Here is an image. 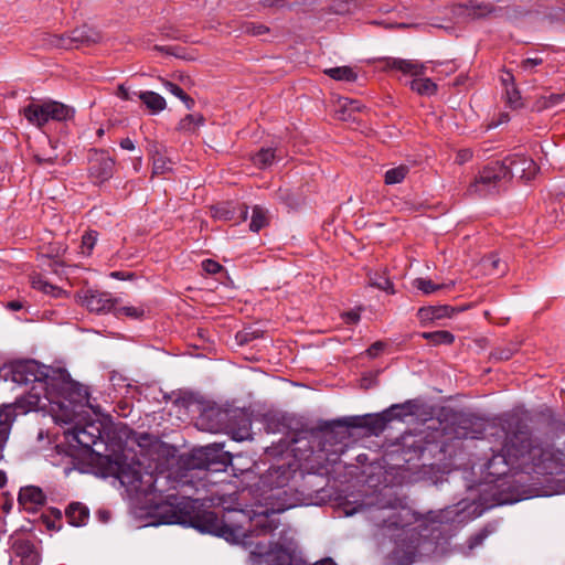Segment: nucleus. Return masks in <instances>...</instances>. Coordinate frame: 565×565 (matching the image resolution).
<instances>
[{"mask_svg":"<svg viewBox=\"0 0 565 565\" xmlns=\"http://www.w3.org/2000/svg\"><path fill=\"white\" fill-rule=\"evenodd\" d=\"M120 483L130 492L145 495L159 492L153 514L162 524H185L202 533H210L225 539L227 542L247 544L249 536L266 535L278 527V522L268 514L258 515L250 521L252 530L235 523L231 518L220 519L213 511L196 510V501L189 497L179 498L175 493L162 494L159 486L167 477L142 475L140 465L120 463L116 475Z\"/></svg>","mask_w":565,"mask_h":565,"instance_id":"nucleus-1","label":"nucleus"},{"mask_svg":"<svg viewBox=\"0 0 565 565\" xmlns=\"http://www.w3.org/2000/svg\"><path fill=\"white\" fill-rule=\"evenodd\" d=\"M488 473L505 476L509 471L537 475L565 473V452L554 445L533 436L526 425L515 423L507 431L502 447L487 462Z\"/></svg>","mask_w":565,"mask_h":565,"instance_id":"nucleus-2","label":"nucleus"},{"mask_svg":"<svg viewBox=\"0 0 565 565\" xmlns=\"http://www.w3.org/2000/svg\"><path fill=\"white\" fill-rule=\"evenodd\" d=\"M47 374L35 361L18 362L11 366L10 379L18 385H32L29 395L30 407L23 406V401L18 399L14 404H4L0 406V459L3 458V449L9 439L12 423L19 414L28 413L32 407L38 406L40 393L34 392L38 387L44 390V380Z\"/></svg>","mask_w":565,"mask_h":565,"instance_id":"nucleus-3","label":"nucleus"},{"mask_svg":"<svg viewBox=\"0 0 565 565\" xmlns=\"http://www.w3.org/2000/svg\"><path fill=\"white\" fill-rule=\"evenodd\" d=\"M380 526L392 530L401 529L402 534L396 541V546L388 556L390 565H412L418 555V548L423 541L416 529H405L399 511L391 510L383 519Z\"/></svg>","mask_w":565,"mask_h":565,"instance_id":"nucleus-4","label":"nucleus"},{"mask_svg":"<svg viewBox=\"0 0 565 565\" xmlns=\"http://www.w3.org/2000/svg\"><path fill=\"white\" fill-rule=\"evenodd\" d=\"M74 113L72 107L55 100L32 102L22 109L25 119L39 128L50 120L66 121L74 117Z\"/></svg>","mask_w":565,"mask_h":565,"instance_id":"nucleus-5","label":"nucleus"},{"mask_svg":"<svg viewBox=\"0 0 565 565\" xmlns=\"http://www.w3.org/2000/svg\"><path fill=\"white\" fill-rule=\"evenodd\" d=\"M249 557L254 563H257L259 558H265V562L268 565H309L290 548L284 547L279 544H270L269 547H267L265 544L257 543L255 548L250 552ZM313 565L337 564L332 558H324Z\"/></svg>","mask_w":565,"mask_h":565,"instance_id":"nucleus-6","label":"nucleus"},{"mask_svg":"<svg viewBox=\"0 0 565 565\" xmlns=\"http://www.w3.org/2000/svg\"><path fill=\"white\" fill-rule=\"evenodd\" d=\"M507 168L501 162H492L484 167L468 188L469 194L486 196L495 191L507 180Z\"/></svg>","mask_w":565,"mask_h":565,"instance_id":"nucleus-7","label":"nucleus"},{"mask_svg":"<svg viewBox=\"0 0 565 565\" xmlns=\"http://www.w3.org/2000/svg\"><path fill=\"white\" fill-rule=\"evenodd\" d=\"M413 414L414 411L411 401L404 404H395L381 414H366L367 420L365 422L364 428H366L371 435L377 436L384 431L390 422L394 419H403L404 417Z\"/></svg>","mask_w":565,"mask_h":565,"instance_id":"nucleus-8","label":"nucleus"},{"mask_svg":"<svg viewBox=\"0 0 565 565\" xmlns=\"http://www.w3.org/2000/svg\"><path fill=\"white\" fill-rule=\"evenodd\" d=\"M115 171V160L105 150L93 149L88 157V177L95 185L108 181Z\"/></svg>","mask_w":565,"mask_h":565,"instance_id":"nucleus-9","label":"nucleus"},{"mask_svg":"<svg viewBox=\"0 0 565 565\" xmlns=\"http://www.w3.org/2000/svg\"><path fill=\"white\" fill-rule=\"evenodd\" d=\"M501 164H504L508 170L507 179L519 178L521 180L530 181L535 177L539 170L534 160L524 154L508 156L503 161H501Z\"/></svg>","mask_w":565,"mask_h":565,"instance_id":"nucleus-10","label":"nucleus"},{"mask_svg":"<svg viewBox=\"0 0 565 565\" xmlns=\"http://www.w3.org/2000/svg\"><path fill=\"white\" fill-rule=\"evenodd\" d=\"M100 39L97 31L88 25H82L72 30L68 34L62 35L58 39V45L66 50L77 49L83 45L96 43Z\"/></svg>","mask_w":565,"mask_h":565,"instance_id":"nucleus-11","label":"nucleus"},{"mask_svg":"<svg viewBox=\"0 0 565 565\" xmlns=\"http://www.w3.org/2000/svg\"><path fill=\"white\" fill-rule=\"evenodd\" d=\"M119 300L114 298L109 292L98 290H87L83 298V305L90 311L96 313L115 312Z\"/></svg>","mask_w":565,"mask_h":565,"instance_id":"nucleus-12","label":"nucleus"},{"mask_svg":"<svg viewBox=\"0 0 565 565\" xmlns=\"http://www.w3.org/2000/svg\"><path fill=\"white\" fill-rule=\"evenodd\" d=\"M11 548V565H39L40 554L31 542L17 540Z\"/></svg>","mask_w":565,"mask_h":565,"instance_id":"nucleus-13","label":"nucleus"},{"mask_svg":"<svg viewBox=\"0 0 565 565\" xmlns=\"http://www.w3.org/2000/svg\"><path fill=\"white\" fill-rule=\"evenodd\" d=\"M426 449L422 436L414 434L403 435L398 448L395 450L399 452L404 462H411L414 459H419Z\"/></svg>","mask_w":565,"mask_h":565,"instance_id":"nucleus-14","label":"nucleus"},{"mask_svg":"<svg viewBox=\"0 0 565 565\" xmlns=\"http://www.w3.org/2000/svg\"><path fill=\"white\" fill-rule=\"evenodd\" d=\"M221 456V450L217 447L206 446L192 452L189 466L193 469L211 470L217 463L224 465V461H218Z\"/></svg>","mask_w":565,"mask_h":565,"instance_id":"nucleus-15","label":"nucleus"},{"mask_svg":"<svg viewBox=\"0 0 565 565\" xmlns=\"http://www.w3.org/2000/svg\"><path fill=\"white\" fill-rule=\"evenodd\" d=\"M382 68L385 71H397L413 77L424 75L426 66L423 63L413 60L398 57H384L381 60Z\"/></svg>","mask_w":565,"mask_h":565,"instance_id":"nucleus-16","label":"nucleus"},{"mask_svg":"<svg viewBox=\"0 0 565 565\" xmlns=\"http://www.w3.org/2000/svg\"><path fill=\"white\" fill-rule=\"evenodd\" d=\"M74 439L84 448H93L102 439L100 424L87 423L76 425L73 429Z\"/></svg>","mask_w":565,"mask_h":565,"instance_id":"nucleus-17","label":"nucleus"},{"mask_svg":"<svg viewBox=\"0 0 565 565\" xmlns=\"http://www.w3.org/2000/svg\"><path fill=\"white\" fill-rule=\"evenodd\" d=\"M46 497L43 491L34 486L21 488L19 492V502L25 509L32 510L45 503Z\"/></svg>","mask_w":565,"mask_h":565,"instance_id":"nucleus-18","label":"nucleus"},{"mask_svg":"<svg viewBox=\"0 0 565 565\" xmlns=\"http://www.w3.org/2000/svg\"><path fill=\"white\" fill-rule=\"evenodd\" d=\"M510 488L511 486L507 484L505 482H502L498 486H491L490 491L494 501L491 505H502L518 502L520 500L519 495L510 492Z\"/></svg>","mask_w":565,"mask_h":565,"instance_id":"nucleus-19","label":"nucleus"},{"mask_svg":"<svg viewBox=\"0 0 565 565\" xmlns=\"http://www.w3.org/2000/svg\"><path fill=\"white\" fill-rule=\"evenodd\" d=\"M65 514L70 524L74 526L84 525L89 518L88 509L79 502L71 503L66 509Z\"/></svg>","mask_w":565,"mask_h":565,"instance_id":"nucleus-20","label":"nucleus"},{"mask_svg":"<svg viewBox=\"0 0 565 565\" xmlns=\"http://www.w3.org/2000/svg\"><path fill=\"white\" fill-rule=\"evenodd\" d=\"M138 98L147 106L152 114H158L166 109V99L152 90L140 92Z\"/></svg>","mask_w":565,"mask_h":565,"instance_id":"nucleus-21","label":"nucleus"},{"mask_svg":"<svg viewBox=\"0 0 565 565\" xmlns=\"http://www.w3.org/2000/svg\"><path fill=\"white\" fill-rule=\"evenodd\" d=\"M367 420L366 415L363 416H350L332 422H324L319 426V430H330L334 426L350 427V428H364L365 422Z\"/></svg>","mask_w":565,"mask_h":565,"instance_id":"nucleus-22","label":"nucleus"},{"mask_svg":"<svg viewBox=\"0 0 565 565\" xmlns=\"http://www.w3.org/2000/svg\"><path fill=\"white\" fill-rule=\"evenodd\" d=\"M369 285L388 294H395L394 285L387 276L386 269L381 271H371L369 275Z\"/></svg>","mask_w":565,"mask_h":565,"instance_id":"nucleus-23","label":"nucleus"},{"mask_svg":"<svg viewBox=\"0 0 565 565\" xmlns=\"http://www.w3.org/2000/svg\"><path fill=\"white\" fill-rule=\"evenodd\" d=\"M411 89L422 96H433L437 92V84L428 77L415 76L411 83Z\"/></svg>","mask_w":565,"mask_h":565,"instance_id":"nucleus-24","label":"nucleus"},{"mask_svg":"<svg viewBox=\"0 0 565 565\" xmlns=\"http://www.w3.org/2000/svg\"><path fill=\"white\" fill-rule=\"evenodd\" d=\"M459 9L465 10L466 15L471 19L487 17L493 11V7L491 4L478 0L470 2V4L459 6Z\"/></svg>","mask_w":565,"mask_h":565,"instance_id":"nucleus-25","label":"nucleus"},{"mask_svg":"<svg viewBox=\"0 0 565 565\" xmlns=\"http://www.w3.org/2000/svg\"><path fill=\"white\" fill-rule=\"evenodd\" d=\"M324 74L334 81L353 83L358 78V74L350 66H338L324 70Z\"/></svg>","mask_w":565,"mask_h":565,"instance_id":"nucleus-26","label":"nucleus"},{"mask_svg":"<svg viewBox=\"0 0 565 565\" xmlns=\"http://www.w3.org/2000/svg\"><path fill=\"white\" fill-rule=\"evenodd\" d=\"M433 345L451 344L455 341V335L446 330H438L433 332H423L420 334Z\"/></svg>","mask_w":565,"mask_h":565,"instance_id":"nucleus-27","label":"nucleus"},{"mask_svg":"<svg viewBox=\"0 0 565 565\" xmlns=\"http://www.w3.org/2000/svg\"><path fill=\"white\" fill-rule=\"evenodd\" d=\"M276 159V151L271 148H262L253 156L254 164L259 169H266L273 164Z\"/></svg>","mask_w":565,"mask_h":565,"instance_id":"nucleus-28","label":"nucleus"},{"mask_svg":"<svg viewBox=\"0 0 565 565\" xmlns=\"http://www.w3.org/2000/svg\"><path fill=\"white\" fill-rule=\"evenodd\" d=\"M409 172V168L405 164L392 168L385 172L384 182L385 184L393 185L404 181Z\"/></svg>","mask_w":565,"mask_h":565,"instance_id":"nucleus-29","label":"nucleus"},{"mask_svg":"<svg viewBox=\"0 0 565 565\" xmlns=\"http://www.w3.org/2000/svg\"><path fill=\"white\" fill-rule=\"evenodd\" d=\"M267 225H268L267 212L262 206L255 205L253 207L249 230L257 233Z\"/></svg>","mask_w":565,"mask_h":565,"instance_id":"nucleus-30","label":"nucleus"},{"mask_svg":"<svg viewBox=\"0 0 565 565\" xmlns=\"http://www.w3.org/2000/svg\"><path fill=\"white\" fill-rule=\"evenodd\" d=\"M204 117L200 114H190L182 118L178 125V129L184 132H193L196 127L203 125Z\"/></svg>","mask_w":565,"mask_h":565,"instance_id":"nucleus-31","label":"nucleus"},{"mask_svg":"<svg viewBox=\"0 0 565 565\" xmlns=\"http://www.w3.org/2000/svg\"><path fill=\"white\" fill-rule=\"evenodd\" d=\"M72 394L74 395L73 399L75 403L86 405L89 408L94 409V412H97V409H95V406L90 403L89 392L86 386L81 385L78 383L73 384Z\"/></svg>","mask_w":565,"mask_h":565,"instance_id":"nucleus-32","label":"nucleus"},{"mask_svg":"<svg viewBox=\"0 0 565 565\" xmlns=\"http://www.w3.org/2000/svg\"><path fill=\"white\" fill-rule=\"evenodd\" d=\"M413 285L418 290L423 291L425 295H429L445 287H449V285L445 284H434L430 279L426 278H416ZM450 286H452V282L450 284Z\"/></svg>","mask_w":565,"mask_h":565,"instance_id":"nucleus-33","label":"nucleus"},{"mask_svg":"<svg viewBox=\"0 0 565 565\" xmlns=\"http://www.w3.org/2000/svg\"><path fill=\"white\" fill-rule=\"evenodd\" d=\"M97 235L96 231H89L82 236L81 253L83 255H90L97 242Z\"/></svg>","mask_w":565,"mask_h":565,"instance_id":"nucleus-34","label":"nucleus"},{"mask_svg":"<svg viewBox=\"0 0 565 565\" xmlns=\"http://www.w3.org/2000/svg\"><path fill=\"white\" fill-rule=\"evenodd\" d=\"M116 316H127L134 319H140L145 315V310L142 307H134V306H124V307H117L115 308Z\"/></svg>","mask_w":565,"mask_h":565,"instance_id":"nucleus-35","label":"nucleus"},{"mask_svg":"<svg viewBox=\"0 0 565 565\" xmlns=\"http://www.w3.org/2000/svg\"><path fill=\"white\" fill-rule=\"evenodd\" d=\"M505 94L507 102L510 105V107L516 109L522 106L521 94L513 85L511 87H507Z\"/></svg>","mask_w":565,"mask_h":565,"instance_id":"nucleus-36","label":"nucleus"},{"mask_svg":"<svg viewBox=\"0 0 565 565\" xmlns=\"http://www.w3.org/2000/svg\"><path fill=\"white\" fill-rule=\"evenodd\" d=\"M213 216L218 220L233 221L235 220L234 211L228 205H218L213 209Z\"/></svg>","mask_w":565,"mask_h":565,"instance_id":"nucleus-37","label":"nucleus"},{"mask_svg":"<svg viewBox=\"0 0 565 565\" xmlns=\"http://www.w3.org/2000/svg\"><path fill=\"white\" fill-rule=\"evenodd\" d=\"M483 266L493 271H504V269L501 268V259L495 254H491L490 256L486 257L483 259Z\"/></svg>","mask_w":565,"mask_h":565,"instance_id":"nucleus-38","label":"nucleus"},{"mask_svg":"<svg viewBox=\"0 0 565 565\" xmlns=\"http://www.w3.org/2000/svg\"><path fill=\"white\" fill-rule=\"evenodd\" d=\"M244 30L246 33L258 36L267 33L269 29L264 24H256L253 22H248L245 24Z\"/></svg>","mask_w":565,"mask_h":565,"instance_id":"nucleus-39","label":"nucleus"},{"mask_svg":"<svg viewBox=\"0 0 565 565\" xmlns=\"http://www.w3.org/2000/svg\"><path fill=\"white\" fill-rule=\"evenodd\" d=\"M169 163L164 158L158 157L153 160L152 172L153 174H163L170 170Z\"/></svg>","mask_w":565,"mask_h":565,"instance_id":"nucleus-40","label":"nucleus"},{"mask_svg":"<svg viewBox=\"0 0 565 565\" xmlns=\"http://www.w3.org/2000/svg\"><path fill=\"white\" fill-rule=\"evenodd\" d=\"M41 291L45 295L52 296L53 298H61L62 296L66 295V292L63 289H61L57 286L52 285L49 281L46 285H44V287Z\"/></svg>","mask_w":565,"mask_h":565,"instance_id":"nucleus-41","label":"nucleus"},{"mask_svg":"<svg viewBox=\"0 0 565 565\" xmlns=\"http://www.w3.org/2000/svg\"><path fill=\"white\" fill-rule=\"evenodd\" d=\"M543 60L541 57H530L521 62L520 67L523 71L532 72L536 66L541 65Z\"/></svg>","mask_w":565,"mask_h":565,"instance_id":"nucleus-42","label":"nucleus"},{"mask_svg":"<svg viewBox=\"0 0 565 565\" xmlns=\"http://www.w3.org/2000/svg\"><path fill=\"white\" fill-rule=\"evenodd\" d=\"M489 531L487 529L481 530L479 533L472 535L469 540V547L475 548L482 544V542L488 537Z\"/></svg>","mask_w":565,"mask_h":565,"instance_id":"nucleus-43","label":"nucleus"},{"mask_svg":"<svg viewBox=\"0 0 565 565\" xmlns=\"http://www.w3.org/2000/svg\"><path fill=\"white\" fill-rule=\"evenodd\" d=\"M202 267L207 274H212V275L220 273L223 268L222 265H220L217 262H215L213 259H205L202 263Z\"/></svg>","mask_w":565,"mask_h":565,"instance_id":"nucleus-44","label":"nucleus"},{"mask_svg":"<svg viewBox=\"0 0 565 565\" xmlns=\"http://www.w3.org/2000/svg\"><path fill=\"white\" fill-rule=\"evenodd\" d=\"M163 87L166 88V90H168L169 93H171L172 95H174L178 98L183 97V95L185 94V92L179 85H177L170 81H164Z\"/></svg>","mask_w":565,"mask_h":565,"instance_id":"nucleus-45","label":"nucleus"},{"mask_svg":"<svg viewBox=\"0 0 565 565\" xmlns=\"http://www.w3.org/2000/svg\"><path fill=\"white\" fill-rule=\"evenodd\" d=\"M417 316L422 322L435 320L434 307L420 308L417 312Z\"/></svg>","mask_w":565,"mask_h":565,"instance_id":"nucleus-46","label":"nucleus"},{"mask_svg":"<svg viewBox=\"0 0 565 565\" xmlns=\"http://www.w3.org/2000/svg\"><path fill=\"white\" fill-rule=\"evenodd\" d=\"M258 3L264 8L275 9H281L289 4L287 0H259Z\"/></svg>","mask_w":565,"mask_h":565,"instance_id":"nucleus-47","label":"nucleus"},{"mask_svg":"<svg viewBox=\"0 0 565 565\" xmlns=\"http://www.w3.org/2000/svg\"><path fill=\"white\" fill-rule=\"evenodd\" d=\"M139 93H131L128 87L124 84L119 85L116 95L124 100H131L134 96H138Z\"/></svg>","mask_w":565,"mask_h":565,"instance_id":"nucleus-48","label":"nucleus"},{"mask_svg":"<svg viewBox=\"0 0 565 565\" xmlns=\"http://www.w3.org/2000/svg\"><path fill=\"white\" fill-rule=\"evenodd\" d=\"M471 158H472V151L470 149H460L457 152L456 162L458 164H463V163L470 161Z\"/></svg>","mask_w":565,"mask_h":565,"instance_id":"nucleus-49","label":"nucleus"},{"mask_svg":"<svg viewBox=\"0 0 565 565\" xmlns=\"http://www.w3.org/2000/svg\"><path fill=\"white\" fill-rule=\"evenodd\" d=\"M385 348V343L382 341L374 342L367 350L366 354L370 358H376L381 351H383Z\"/></svg>","mask_w":565,"mask_h":565,"instance_id":"nucleus-50","label":"nucleus"},{"mask_svg":"<svg viewBox=\"0 0 565 565\" xmlns=\"http://www.w3.org/2000/svg\"><path fill=\"white\" fill-rule=\"evenodd\" d=\"M452 311H454V309L448 307V306L434 307L435 320L436 319H441V318H445V317H449L450 312H452Z\"/></svg>","mask_w":565,"mask_h":565,"instance_id":"nucleus-51","label":"nucleus"},{"mask_svg":"<svg viewBox=\"0 0 565 565\" xmlns=\"http://www.w3.org/2000/svg\"><path fill=\"white\" fill-rule=\"evenodd\" d=\"M46 284H47V280L43 276H41L39 274L31 276L32 288L41 291L43 289L44 285H46Z\"/></svg>","mask_w":565,"mask_h":565,"instance_id":"nucleus-52","label":"nucleus"},{"mask_svg":"<svg viewBox=\"0 0 565 565\" xmlns=\"http://www.w3.org/2000/svg\"><path fill=\"white\" fill-rule=\"evenodd\" d=\"M249 435L250 434H249V425H248V426H244V427L239 428L236 431H233V439L237 440V441H242V440L248 439Z\"/></svg>","mask_w":565,"mask_h":565,"instance_id":"nucleus-53","label":"nucleus"},{"mask_svg":"<svg viewBox=\"0 0 565 565\" xmlns=\"http://www.w3.org/2000/svg\"><path fill=\"white\" fill-rule=\"evenodd\" d=\"M564 95L561 94H551L548 97H544V107H552L557 105L562 99Z\"/></svg>","mask_w":565,"mask_h":565,"instance_id":"nucleus-54","label":"nucleus"},{"mask_svg":"<svg viewBox=\"0 0 565 565\" xmlns=\"http://www.w3.org/2000/svg\"><path fill=\"white\" fill-rule=\"evenodd\" d=\"M33 158H34V161L39 166H45V164H53L56 161L57 156L44 157V156H41V154H34Z\"/></svg>","mask_w":565,"mask_h":565,"instance_id":"nucleus-55","label":"nucleus"},{"mask_svg":"<svg viewBox=\"0 0 565 565\" xmlns=\"http://www.w3.org/2000/svg\"><path fill=\"white\" fill-rule=\"evenodd\" d=\"M345 323L353 324L356 323L360 320V313L358 311L351 310L348 312H344L342 315Z\"/></svg>","mask_w":565,"mask_h":565,"instance_id":"nucleus-56","label":"nucleus"},{"mask_svg":"<svg viewBox=\"0 0 565 565\" xmlns=\"http://www.w3.org/2000/svg\"><path fill=\"white\" fill-rule=\"evenodd\" d=\"M259 337V331H252L245 330L241 334L237 335L241 343L252 341L253 339H256Z\"/></svg>","mask_w":565,"mask_h":565,"instance_id":"nucleus-57","label":"nucleus"},{"mask_svg":"<svg viewBox=\"0 0 565 565\" xmlns=\"http://www.w3.org/2000/svg\"><path fill=\"white\" fill-rule=\"evenodd\" d=\"M513 352L510 349H498L492 355L499 360H509L512 356Z\"/></svg>","mask_w":565,"mask_h":565,"instance_id":"nucleus-58","label":"nucleus"},{"mask_svg":"<svg viewBox=\"0 0 565 565\" xmlns=\"http://www.w3.org/2000/svg\"><path fill=\"white\" fill-rule=\"evenodd\" d=\"M313 433H315V429H310V430H302L300 433L295 434V436L290 440V445L297 444L300 440L306 439L308 435H313Z\"/></svg>","mask_w":565,"mask_h":565,"instance_id":"nucleus-59","label":"nucleus"},{"mask_svg":"<svg viewBox=\"0 0 565 565\" xmlns=\"http://www.w3.org/2000/svg\"><path fill=\"white\" fill-rule=\"evenodd\" d=\"M119 146L124 149V150H128V151H132L135 150V142L134 140H131L130 138H124L121 139V141L119 142Z\"/></svg>","mask_w":565,"mask_h":565,"instance_id":"nucleus-60","label":"nucleus"},{"mask_svg":"<svg viewBox=\"0 0 565 565\" xmlns=\"http://www.w3.org/2000/svg\"><path fill=\"white\" fill-rule=\"evenodd\" d=\"M180 99L184 103V105L188 109L193 108L194 99L192 97H190L188 94H184L183 97H181Z\"/></svg>","mask_w":565,"mask_h":565,"instance_id":"nucleus-61","label":"nucleus"},{"mask_svg":"<svg viewBox=\"0 0 565 565\" xmlns=\"http://www.w3.org/2000/svg\"><path fill=\"white\" fill-rule=\"evenodd\" d=\"M238 210H239V217H238V220L239 221H245L247 218V215H248V206L245 205V204H241L238 206Z\"/></svg>","mask_w":565,"mask_h":565,"instance_id":"nucleus-62","label":"nucleus"},{"mask_svg":"<svg viewBox=\"0 0 565 565\" xmlns=\"http://www.w3.org/2000/svg\"><path fill=\"white\" fill-rule=\"evenodd\" d=\"M22 303L20 301H17V300H13V301H9L7 303V308L12 310V311H18L20 309H22Z\"/></svg>","mask_w":565,"mask_h":565,"instance_id":"nucleus-63","label":"nucleus"},{"mask_svg":"<svg viewBox=\"0 0 565 565\" xmlns=\"http://www.w3.org/2000/svg\"><path fill=\"white\" fill-rule=\"evenodd\" d=\"M344 107H349L351 110H360V105L358 100H350L344 104Z\"/></svg>","mask_w":565,"mask_h":565,"instance_id":"nucleus-64","label":"nucleus"}]
</instances>
